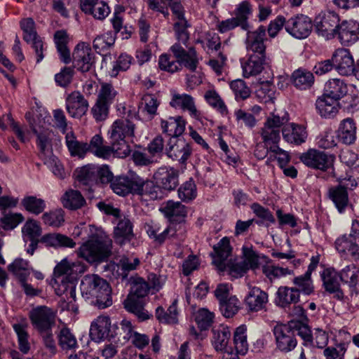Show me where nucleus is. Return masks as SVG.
<instances>
[{"label":"nucleus","instance_id":"37998d69","mask_svg":"<svg viewBox=\"0 0 359 359\" xmlns=\"http://www.w3.org/2000/svg\"><path fill=\"white\" fill-rule=\"evenodd\" d=\"M124 307L128 311L134 313L142 320L149 318L148 312L144 309V302L140 298L129 295L124 301Z\"/></svg>","mask_w":359,"mask_h":359},{"label":"nucleus","instance_id":"1a4fd4ad","mask_svg":"<svg viewBox=\"0 0 359 359\" xmlns=\"http://www.w3.org/2000/svg\"><path fill=\"white\" fill-rule=\"evenodd\" d=\"M312 29V20L303 14L290 18L285 23V30L292 36L299 39L308 37Z\"/></svg>","mask_w":359,"mask_h":359},{"label":"nucleus","instance_id":"a878e982","mask_svg":"<svg viewBox=\"0 0 359 359\" xmlns=\"http://www.w3.org/2000/svg\"><path fill=\"white\" fill-rule=\"evenodd\" d=\"M339 278L348 285L351 294H359V268L354 264L346 266L341 271Z\"/></svg>","mask_w":359,"mask_h":359},{"label":"nucleus","instance_id":"3c124183","mask_svg":"<svg viewBox=\"0 0 359 359\" xmlns=\"http://www.w3.org/2000/svg\"><path fill=\"white\" fill-rule=\"evenodd\" d=\"M251 13V6L249 4V2L246 1H243L240 4H238L237 8L234 11V18L240 23L241 28L243 30L248 31L250 28L248 18Z\"/></svg>","mask_w":359,"mask_h":359},{"label":"nucleus","instance_id":"6e6d98bb","mask_svg":"<svg viewBox=\"0 0 359 359\" xmlns=\"http://www.w3.org/2000/svg\"><path fill=\"white\" fill-rule=\"evenodd\" d=\"M255 95L261 102L273 103L275 99L274 87L269 81L262 82L257 87Z\"/></svg>","mask_w":359,"mask_h":359},{"label":"nucleus","instance_id":"cd10ccee","mask_svg":"<svg viewBox=\"0 0 359 359\" xmlns=\"http://www.w3.org/2000/svg\"><path fill=\"white\" fill-rule=\"evenodd\" d=\"M356 239L350 238L346 234L338 238L335 241L337 251L343 255L351 256L354 259H359V246Z\"/></svg>","mask_w":359,"mask_h":359},{"label":"nucleus","instance_id":"ea45409f","mask_svg":"<svg viewBox=\"0 0 359 359\" xmlns=\"http://www.w3.org/2000/svg\"><path fill=\"white\" fill-rule=\"evenodd\" d=\"M88 152L90 151L95 156L103 159L110 158L109 146L103 144V138L100 135H94L90 143H87Z\"/></svg>","mask_w":359,"mask_h":359},{"label":"nucleus","instance_id":"f3484780","mask_svg":"<svg viewBox=\"0 0 359 359\" xmlns=\"http://www.w3.org/2000/svg\"><path fill=\"white\" fill-rule=\"evenodd\" d=\"M214 252L211 253L212 264L220 271H226V262L231 255L232 248L228 237H224L213 248Z\"/></svg>","mask_w":359,"mask_h":359},{"label":"nucleus","instance_id":"2f4dec72","mask_svg":"<svg viewBox=\"0 0 359 359\" xmlns=\"http://www.w3.org/2000/svg\"><path fill=\"white\" fill-rule=\"evenodd\" d=\"M283 139L287 142L300 144L307 137L306 128L302 126L291 123L282 129Z\"/></svg>","mask_w":359,"mask_h":359},{"label":"nucleus","instance_id":"393cba45","mask_svg":"<svg viewBox=\"0 0 359 359\" xmlns=\"http://www.w3.org/2000/svg\"><path fill=\"white\" fill-rule=\"evenodd\" d=\"M135 133V124L128 118L116 120L110 130L111 140H120L133 137Z\"/></svg>","mask_w":359,"mask_h":359},{"label":"nucleus","instance_id":"aec40b11","mask_svg":"<svg viewBox=\"0 0 359 359\" xmlns=\"http://www.w3.org/2000/svg\"><path fill=\"white\" fill-rule=\"evenodd\" d=\"M30 127L33 132L37 135V145L40 149V156L42 158L45 163L48 161L51 157V144L49 138V135L47 133H38L37 123H35L34 118H32L31 113H27L25 115Z\"/></svg>","mask_w":359,"mask_h":359},{"label":"nucleus","instance_id":"09e8293b","mask_svg":"<svg viewBox=\"0 0 359 359\" xmlns=\"http://www.w3.org/2000/svg\"><path fill=\"white\" fill-rule=\"evenodd\" d=\"M246 331L245 325L238 327L234 331L233 344L237 354L245 355L248 350Z\"/></svg>","mask_w":359,"mask_h":359},{"label":"nucleus","instance_id":"c85d7f7f","mask_svg":"<svg viewBox=\"0 0 359 359\" xmlns=\"http://www.w3.org/2000/svg\"><path fill=\"white\" fill-rule=\"evenodd\" d=\"M316 106L321 116L332 118L338 113L339 104V101L323 93L317 99Z\"/></svg>","mask_w":359,"mask_h":359},{"label":"nucleus","instance_id":"0eeeda50","mask_svg":"<svg viewBox=\"0 0 359 359\" xmlns=\"http://www.w3.org/2000/svg\"><path fill=\"white\" fill-rule=\"evenodd\" d=\"M165 153L168 158L186 165L187 161L191 155L192 149L191 144L184 138L172 137L169 140Z\"/></svg>","mask_w":359,"mask_h":359},{"label":"nucleus","instance_id":"f03ea898","mask_svg":"<svg viewBox=\"0 0 359 359\" xmlns=\"http://www.w3.org/2000/svg\"><path fill=\"white\" fill-rule=\"evenodd\" d=\"M89 228V239L77 250V255L90 264L107 261L111 255V239L101 228L94 225Z\"/></svg>","mask_w":359,"mask_h":359},{"label":"nucleus","instance_id":"a19ab883","mask_svg":"<svg viewBox=\"0 0 359 359\" xmlns=\"http://www.w3.org/2000/svg\"><path fill=\"white\" fill-rule=\"evenodd\" d=\"M278 305L285 307L290 304H295L299 301V293L297 287H280L277 291Z\"/></svg>","mask_w":359,"mask_h":359},{"label":"nucleus","instance_id":"774afa93","mask_svg":"<svg viewBox=\"0 0 359 359\" xmlns=\"http://www.w3.org/2000/svg\"><path fill=\"white\" fill-rule=\"evenodd\" d=\"M179 198L185 202L193 200L196 196V184L193 180L184 183L178 189Z\"/></svg>","mask_w":359,"mask_h":359},{"label":"nucleus","instance_id":"2eb2a0df","mask_svg":"<svg viewBox=\"0 0 359 359\" xmlns=\"http://www.w3.org/2000/svg\"><path fill=\"white\" fill-rule=\"evenodd\" d=\"M156 184L161 189L167 191L175 189L178 184V172L172 168H159L154 174Z\"/></svg>","mask_w":359,"mask_h":359},{"label":"nucleus","instance_id":"de8ad7c7","mask_svg":"<svg viewBox=\"0 0 359 359\" xmlns=\"http://www.w3.org/2000/svg\"><path fill=\"white\" fill-rule=\"evenodd\" d=\"M57 340L60 347L65 351L74 350L78 346L75 336L67 327H63L60 330Z\"/></svg>","mask_w":359,"mask_h":359},{"label":"nucleus","instance_id":"bb28decb","mask_svg":"<svg viewBox=\"0 0 359 359\" xmlns=\"http://www.w3.org/2000/svg\"><path fill=\"white\" fill-rule=\"evenodd\" d=\"M268 302V294L260 288H250L245 297V304L251 311H258L263 309Z\"/></svg>","mask_w":359,"mask_h":359},{"label":"nucleus","instance_id":"69168bd1","mask_svg":"<svg viewBox=\"0 0 359 359\" xmlns=\"http://www.w3.org/2000/svg\"><path fill=\"white\" fill-rule=\"evenodd\" d=\"M132 158L137 166H149L157 162V158L153 157L146 149L133 151Z\"/></svg>","mask_w":359,"mask_h":359},{"label":"nucleus","instance_id":"7ed1b4c3","mask_svg":"<svg viewBox=\"0 0 359 359\" xmlns=\"http://www.w3.org/2000/svg\"><path fill=\"white\" fill-rule=\"evenodd\" d=\"M80 287L83 297L91 299V303L99 309H104L111 305V290L109 284L99 276H85Z\"/></svg>","mask_w":359,"mask_h":359},{"label":"nucleus","instance_id":"a18cd8bd","mask_svg":"<svg viewBox=\"0 0 359 359\" xmlns=\"http://www.w3.org/2000/svg\"><path fill=\"white\" fill-rule=\"evenodd\" d=\"M86 200L79 191L69 190L62 197L63 206L69 210H77L83 207Z\"/></svg>","mask_w":359,"mask_h":359},{"label":"nucleus","instance_id":"72a5a7b5","mask_svg":"<svg viewBox=\"0 0 359 359\" xmlns=\"http://www.w3.org/2000/svg\"><path fill=\"white\" fill-rule=\"evenodd\" d=\"M97 168L95 165H86L75 170L74 175L78 182L83 185L97 183Z\"/></svg>","mask_w":359,"mask_h":359},{"label":"nucleus","instance_id":"5701e85b","mask_svg":"<svg viewBox=\"0 0 359 359\" xmlns=\"http://www.w3.org/2000/svg\"><path fill=\"white\" fill-rule=\"evenodd\" d=\"M265 64V55L249 54L248 60L241 61L243 76L249 78L258 75L262 72Z\"/></svg>","mask_w":359,"mask_h":359},{"label":"nucleus","instance_id":"f8f14e48","mask_svg":"<svg viewBox=\"0 0 359 359\" xmlns=\"http://www.w3.org/2000/svg\"><path fill=\"white\" fill-rule=\"evenodd\" d=\"M88 102L79 91L71 93L66 98V109L74 118H81L88 111Z\"/></svg>","mask_w":359,"mask_h":359},{"label":"nucleus","instance_id":"4c0bfd02","mask_svg":"<svg viewBox=\"0 0 359 359\" xmlns=\"http://www.w3.org/2000/svg\"><path fill=\"white\" fill-rule=\"evenodd\" d=\"M348 88L344 81L338 79L329 80L325 86L324 93L337 101L346 95Z\"/></svg>","mask_w":359,"mask_h":359},{"label":"nucleus","instance_id":"bf43d9fd","mask_svg":"<svg viewBox=\"0 0 359 359\" xmlns=\"http://www.w3.org/2000/svg\"><path fill=\"white\" fill-rule=\"evenodd\" d=\"M110 156L114 155L118 158H125L130 153V147L126 140H111V146H109Z\"/></svg>","mask_w":359,"mask_h":359},{"label":"nucleus","instance_id":"6ab92c4d","mask_svg":"<svg viewBox=\"0 0 359 359\" xmlns=\"http://www.w3.org/2000/svg\"><path fill=\"white\" fill-rule=\"evenodd\" d=\"M348 185L347 180H344L339 184L328 189L329 198L340 212H342L348 205Z\"/></svg>","mask_w":359,"mask_h":359},{"label":"nucleus","instance_id":"49530a36","mask_svg":"<svg viewBox=\"0 0 359 359\" xmlns=\"http://www.w3.org/2000/svg\"><path fill=\"white\" fill-rule=\"evenodd\" d=\"M8 269L19 281L27 280V277L30 275L29 262L21 258L15 259L8 265Z\"/></svg>","mask_w":359,"mask_h":359},{"label":"nucleus","instance_id":"680f3d73","mask_svg":"<svg viewBox=\"0 0 359 359\" xmlns=\"http://www.w3.org/2000/svg\"><path fill=\"white\" fill-rule=\"evenodd\" d=\"M214 314L206 309H200L195 313V320L201 330H205L211 326Z\"/></svg>","mask_w":359,"mask_h":359},{"label":"nucleus","instance_id":"79ce46f5","mask_svg":"<svg viewBox=\"0 0 359 359\" xmlns=\"http://www.w3.org/2000/svg\"><path fill=\"white\" fill-rule=\"evenodd\" d=\"M294 86L300 90H306L311 87L314 82L313 74L305 69H299L292 74Z\"/></svg>","mask_w":359,"mask_h":359},{"label":"nucleus","instance_id":"c9c22d12","mask_svg":"<svg viewBox=\"0 0 359 359\" xmlns=\"http://www.w3.org/2000/svg\"><path fill=\"white\" fill-rule=\"evenodd\" d=\"M54 41L61 60L65 64L72 61L71 53L67 48L69 41L68 34L65 30H58L54 34Z\"/></svg>","mask_w":359,"mask_h":359},{"label":"nucleus","instance_id":"6e6552de","mask_svg":"<svg viewBox=\"0 0 359 359\" xmlns=\"http://www.w3.org/2000/svg\"><path fill=\"white\" fill-rule=\"evenodd\" d=\"M72 60L79 71L89 72L95 64V55L90 45L85 42L78 43L73 51Z\"/></svg>","mask_w":359,"mask_h":359},{"label":"nucleus","instance_id":"f257e3e1","mask_svg":"<svg viewBox=\"0 0 359 359\" xmlns=\"http://www.w3.org/2000/svg\"><path fill=\"white\" fill-rule=\"evenodd\" d=\"M273 334L276 349L283 353H288L297 347V336L301 337L306 346L312 342L309 327L299 320H291L287 324L276 325L273 329Z\"/></svg>","mask_w":359,"mask_h":359},{"label":"nucleus","instance_id":"7c9ffc66","mask_svg":"<svg viewBox=\"0 0 359 359\" xmlns=\"http://www.w3.org/2000/svg\"><path fill=\"white\" fill-rule=\"evenodd\" d=\"M137 177L130 179L128 177H116L110 187L113 191L119 196H126L129 194H135Z\"/></svg>","mask_w":359,"mask_h":359},{"label":"nucleus","instance_id":"13d9d810","mask_svg":"<svg viewBox=\"0 0 359 359\" xmlns=\"http://www.w3.org/2000/svg\"><path fill=\"white\" fill-rule=\"evenodd\" d=\"M44 224L52 227H60L64 222V211L62 209H56L43 214L41 217Z\"/></svg>","mask_w":359,"mask_h":359},{"label":"nucleus","instance_id":"f704fd0d","mask_svg":"<svg viewBox=\"0 0 359 359\" xmlns=\"http://www.w3.org/2000/svg\"><path fill=\"white\" fill-rule=\"evenodd\" d=\"M161 128L163 132L170 137H180L185 129V121L180 116L170 117L168 120L161 121Z\"/></svg>","mask_w":359,"mask_h":359},{"label":"nucleus","instance_id":"864d4df0","mask_svg":"<svg viewBox=\"0 0 359 359\" xmlns=\"http://www.w3.org/2000/svg\"><path fill=\"white\" fill-rule=\"evenodd\" d=\"M162 212L168 218L180 217L184 218L187 215V210L185 205L180 202L168 201Z\"/></svg>","mask_w":359,"mask_h":359},{"label":"nucleus","instance_id":"338daca9","mask_svg":"<svg viewBox=\"0 0 359 359\" xmlns=\"http://www.w3.org/2000/svg\"><path fill=\"white\" fill-rule=\"evenodd\" d=\"M261 136L263 142L270 146L278 145L280 139V130L272 128L266 125L261 130Z\"/></svg>","mask_w":359,"mask_h":359},{"label":"nucleus","instance_id":"0e129e2a","mask_svg":"<svg viewBox=\"0 0 359 359\" xmlns=\"http://www.w3.org/2000/svg\"><path fill=\"white\" fill-rule=\"evenodd\" d=\"M182 65L177 60H173L171 55L168 54L161 55L158 59L160 69L170 73L179 71L181 69Z\"/></svg>","mask_w":359,"mask_h":359},{"label":"nucleus","instance_id":"423d86ee","mask_svg":"<svg viewBox=\"0 0 359 359\" xmlns=\"http://www.w3.org/2000/svg\"><path fill=\"white\" fill-rule=\"evenodd\" d=\"M339 24V17L333 11H327L320 14L315 20V26L318 34L326 39L336 37Z\"/></svg>","mask_w":359,"mask_h":359},{"label":"nucleus","instance_id":"20e7f679","mask_svg":"<svg viewBox=\"0 0 359 359\" xmlns=\"http://www.w3.org/2000/svg\"><path fill=\"white\" fill-rule=\"evenodd\" d=\"M30 319L38 332H45L55 327L56 314L50 308L41 306L31 311Z\"/></svg>","mask_w":359,"mask_h":359},{"label":"nucleus","instance_id":"39448f33","mask_svg":"<svg viewBox=\"0 0 359 359\" xmlns=\"http://www.w3.org/2000/svg\"><path fill=\"white\" fill-rule=\"evenodd\" d=\"M20 27L23 31V39L27 43L31 44L32 48L34 50L36 62H41L44 57L43 53L44 45L36 33L34 21L31 18L23 19L20 21Z\"/></svg>","mask_w":359,"mask_h":359},{"label":"nucleus","instance_id":"e2e57ef3","mask_svg":"<svg viewBox=\"0 0 359 359\" xmlns=\"http://www.w3.org/2000/svg\"><path fill=\"white\" fill-rule=\"evenodd\" d=\"M113 86L108 83H102L99 90L97 100L100 102L111 105L116 95Z\"/></svg>","mask_w":359,"mask_h":359},{"label":"nucleus","instance_id":"9d476101","mask_svg":"<svg viewBox=\"0 0 359 359\" xmlns=\"http://www.w3.org/2000/svg\"><path fill=\"white\" fill-rule=\"evenodd\" d=\"M334 67L338 73L343 76H350L355 74L356 65L352 55L348 49L341 48L337 49L332 54Z\"/></svg>","mask_w":359,"mask_h":359},{"label":"nucleus","instance_id":"c03bdc74","mask_svg":"<svg viewBox=\"0 0 359 359\" xmlns=\"http://www.w3.org/2000/svg\"><path fill=\"white\" fill-rule=\"evenodd\" d=\"M114 234L116 241L121 244L126 240L130 241L133 236V225L130 219L126 217L120 219L114 229Z\"/></svg>","mask_w":359,"mask_h":359},{"label":"nucleus","instance_id":"b1692460","mask_svg":"<svg viewBox=\"0 0 359 359\" xmlns=\"http://www.w3.org/2000/svg\"><path fill=\"white\" fill-rule=\"evenodd\" d=\"M111 322L108 316H98L90 325V336L94 341H99L112 337L110 334Z\"/></svg>","mask_w":359,"mask_h":359},{"label":"nucleus","instance_id":"e433bc0d","mask_svg":"<svg viewBox=\"0 0 359 359\" xmlns=\"http://www.w3.org/2000/svg\"><path fill=\"white\" fill-rule=\"evenodd\" d=\"M65 142L72 156L85 157L88 152L87 142L78 141L73 132L66 133Z\"/></svg>","mask_w":359,"mask_h":359},{"label":"nucleus","instance_id":"a211bd4d","mask_svg":"<svg viewBox=\"0 0 359 359\" xmlns=\"http://www.w3.org/2000/svg\"><path fill=\"white\" fill-rule=\"evenodd\" d=\"M212 343L217 351L223 352L224 355L229 356L233 354V349L229 346V341L231 337V331L228 327L220 325L213 328Z\"/></svg>","mask_w":359,"mask_h":359},{"label":"nucleus","instance_id":"412c9836","mask_svg":"<svg viewBox=\"0 0 359 359\" xmlns=\"http://www.w3.org/2000/svg\"><path fill=\"white\" fill-rule=\"evenodd\" d=\"M321 278L325 290L334 294V298L343 299L344 293L340 288L339 274L334 269H326L323 270Z\"/></svg>","mask_w":359,"mask_h":359},{"label":"nucleus","instance_id":"5fc2aeb1","mask_svg":"<svg viewBox=\"0 0 359 359\" xmlns=\"http://www.w3.org/2000/svg\"><path fill=\"white\" fill-rule=\"evenodd\" d=\"M27 327V325L25 323L13 325V330L18 336L19 349L24 354L27 353L30 349V345L28 341L29 334L26 330Z\"/></svg>","mask_w":359,"mask_h":359},{"label":"nucleus","instance_id":"58836bf2","mask_svg":"<svg viewBox=\"0 0 359 359\" xmlns=\"http://www.w3.org/2000/svg\"><path fill=\"white\" fill-rule=\"evenodd\" d=\"M170 105L175 108L179 107L188 110L194 118L199 117L200 113L195 107L194 99L189 95H175L170 102Z\"/></svg>","mask_w":359,"mask_h":359},{"label":"nucleus","instance_id":"dca6fc26","mask_svg":"<svg viewBox=\"0 0 359 359\" xmlns=\"http://www.w3.org/2000/svg\"><path fill=\"white\" fill-rule=\"evenodd\" d=\"M266 29L264 26L252 32H248L245 41L246 50L248 54L265 55Z\"/></svg>","mask_w":359,"mask_h":359},{"label":"nucleus","instance_id":"052dcab7","mask_svg":"<svg viewBox=\"0 0 359 359\" xmlns=\"http://www.w3.org/2000/svg\"><path fill=\"white\" fill-rule=\"evenodd\" d=\"M239 304V300L235 296H231L219 303V309L224 317L231 318L238 312Z\"/></svg>","mask_w":359,"mask_h":359},{"label":"nucleus","instance_id":"9b49d317","mask_svg":"<svg viewBox=\"0 0 359 359\" xmlns=\"http://www.w3.org/2000/svg\"><path fill=\"white\" fill-rule=\"evenodd\" d=\"M336 37L343 46H351L359 40V23L356 21L343 20L339 25Z\"/></svg>","mask_w":359,"mask_h":359},{"label":"nucleus","instance_id":"8fccbe9b","mask_svg":"<svg viewBox=\"0 0 359 359\" xmlns=\"http://www.w3.org/2000/svg\"><path fill=\"white\" fill-rule=\"evenodd\" d=\"M156 317L160 323L167 324H175L177 322V301H174L169 306L167 311H165L162 306L156 309Z\"/></svg>","mask_w":359,"mask_h":359},{"label":"nucleus","instance_id":"4be33fe9","mask_svg":"<svg viewBox=\"0 0 359 359\" xmlns=\"http://www.w3.org/2000/svg\"><path fill=\"white\" fill-rule=\"evenodd\" d=\"M357 127L351 118L342 120L337 130V138L342 144L350 145L356 140Z\"/></svg>","mask_w":359,"mask_h":359},{"label":"nucleus","instance_id":"ddd939ff","mask_svg":"<svg viewBox=\"0 0 359 359\" xmlns=\"http://www.w3.org/2000/svg\"><path fill=\"white\" fill-rule=\"evenodd\" d=\"M175 57L186 68L194 72L198 65V58L194 47H190L186 50L180 43H176L170 48Z\"/></svg>","mask_w":359,"mask_h":359},{"label":"nucleus","instance_id":"4468645a","mask_svg":"<svg viewBox=\"0 0 359 359\" xmlns=\"http://www.w3.org/2000/svg\"><path fill=\"white\" fill-rule=\"evenodd\" d=\"M301 161L307 166L322 170H327L332 163V156L316 149H309L300 156Z\"/></svg>","mask_w":359,"mask_h":359},{"label":"nucleus","instance_id":"4d7b16f0","mask_svg":"<svg viewBox=\"0 0 359 359\" xmlns=\"http://www.w3.org/2000/svg\"><path fill=\"white\" fill-rule=\"evenodd\" d=\"M140 259L138 258L130 259L129 257H122L118 264V276L123 280H126L128 273L137 269L140 265Z\"/></svg>","mask_w":359,"mask_h":359},{"label":"nucleus","instance_id":"603ef678","mask_svg":"<svg viewBox=\"0 0 359 359\" xmlns=\"http://www.w3.org/2000/svg\"><path fill=\"white\" fill-rule=\"evenodd\" d=\"M21 203L27 211L36 215L42 213L46 206L43 199L34 196L25 197Z\"/></svg>","mask_w":359,"mask_h":359},{"label":"nucleus","instance_id":"c756f323","mask_svg":"<svg viewBox=\"0 0 359 359\" xmlns=\"http://www.w3.org/2000/svg\"><path fill=\"white\" fill-rule=\"evenodd\" d=\"M40 243L44 244L46 247H52L54 248H74L76 246V243L73 239L67 236L58 233H50L42 236L40 238Z\"/></svg>","mask_w":359,"mask_h":359},{"label":"nucleus","instance_id":"473e14b6","mask_svg":"<svg viewBox=\"0 0 359 359\" xmlns=\"http://www.w3.org/2000/svg\"><path fill=\"white\" fill-rule=\"evenodd\" d=\"M135 188V194L148 197L149 200H156L162 197L160 187L154 184L152 181H144L142 178L137 177Z\"/></svg>","mask_w":359,"mask_h":359}]
</instances>
